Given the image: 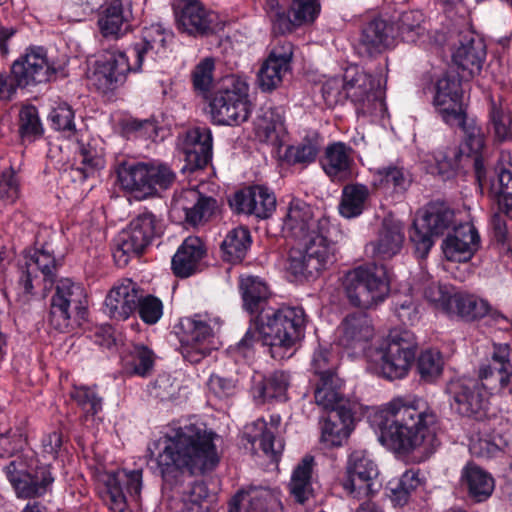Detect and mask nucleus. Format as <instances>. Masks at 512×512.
<instances>
[{
    "instance_id": "6e6552de",
    "label": "nucleus",
    "mask_w": 512,
    "mask_h": 512,
    "mask_svg": "<svg viewBox=\"0 0 512 512\" xmlns=\"http://www.w3.org/2000/svg\"><path fill=\"white\" fill-rule=\"evenodd\" d=\"M342 285L349 302L366 309L383 302L390 292L384 265L371 264L354 268L345 274Z\"/></svg>"
},
{
    "instance_id": "a19ab883",
    "label": "nucleus",
    "mask_w": 512,
    "mask_h": 512,
    "mask_svg": "<svg viewBox=\"0 0 512 512\" xmlns=\"http://www.w3.org/2000/svg\"><path fill=\"white\" fill-rule=\"evenodd\" d=\"M460 482L469 498L475 502L487 500L494 490L493 477L473 463H468L462 469Z\"/></svg>"
},
{
    "instance_id": "c03bdc74",
    "label": "nucleus",
    "mask_w": 512,
    "mask_h": 512,
    "mask_svg": "<svg viewBox=\"0 0 512 512\" xmlns=\"http://www.w3.org/2000/svg\"><path fill=\"white\" fill-rule=\"evenodd\" d=\"M351 148L344 143H334L326 148L322 167L325 173L333 179H343L350 171L352 158Z\"/></svg>"
},
{
    "instance_id": "4d7b16f0",
    "label": "nucleus",
    "mask_w": 512,
    "mask_h": 512,
    "mask_svg": "<svg viewBox=\"0 0 512 512\" xmlns=\"http://www.w3.org/2000/svg\"><path fill=\"white\" fill-rule=\"evenodd\" d=\"M420 483L418 470L410 469L404 472L400 478L390 480L387 488L393 500L402 505L408 501L411 492L414 491Z\"/></svg>"
},
{
    "instance_id": "c9c22d12",
    "label": "nucleus",
    "mask_w": 512,
    "mask_h": 512,
    "mask_svg": "<svg viewBox=\"0 0 512 512\" xmlns=\"http://www.w3.org/2000/svg\"><path fill=\"white\" fill-rule=\"evenodd\" d=\"M172 33L161 25H151L143 31L141 42L134 45L132 54L136 59V69H140L145 59L156 60L166 54Z\"/></svg>"
},
{
    "instance_id": "1a4fd4ad",
    "label": "nucleus",
    "mask_w": 512,
    "mask_h": 512,
    "mask_svg": "<svg viewBox=\"0 0 512 512\" xmlns=\"http://www.w3.org/2000/svg\"><path fill=\"white\" fill-rule=\"evenodd\" d=\"M117 178L121 187L137 199L154 195L157 188L167 189L175 180L169 166L155 162H123L118 165Z\"/></svg>"
},
{
    "instance_id": "6e6d98bb",
    "label": "nucleus",
    "mask_w": 512,
    "mask_h": 512,
    "mask_svg": "<svg viewBox=\"0 0 512 512\" xmlns=\"http://www.w3.org/2000/svg\"><path fill=\"white\" fill-rule=\"evenodd\" d=\"M283 122L280 108L263 107L254 121L255 132L260 139L267 140L273 133L283 128Z\"/></svg>"
},
{
    "instance_id": "ddd939ff",
    "label": "nucleus",
    "mask_w": 512,
    "mask_h": 512,
    "mask_svg": "<svg viewBox=\"0 0 512 512\" xmlns=\"http://www.w3.org/2000/svg\"><path fill=\"white\" fill-rule=\"evenodd\" d=\"M159 230L156 217L151 212L135 217L115 239L113 258L116 264L125 267L131 257L140 256Z\"/></svg>"
},
{
    "instance_id": "f03ea898",
    "label": "nucleus",
    "mask_w": 512,
    "mask_h": 512,
    "mask_svg": "<svg viewBox=\"0 0 512 512\" xmlns=\"http://www.w3.org/2000/svg\"><path fill=\"white\" fill-rule=\"evenodd\" d=\"M487 389L512 395V363L507 344L495 345L491 357L482 363L478 378L459 377L446 386L451 408L461 416L483 420L487 415Z\"/></svg>"
},
{
    "instance_id": "79ce46f5",
    "label": "nucleus",
    "mask_w": 512,
    "mask_h": 512,
    "mask_svg": "<svg viewBox=\"0 0 512 512\" xmlns=\"http://www.w3.org/2000/svg\"><path fill=\"white\" fill-rule=\"evenodd\" d=\"M397 36L406 43H417L428 37V27L424 14L419 10L405 11L395 23Z\"/></svg>"
},
{
    "instance_id": "680f3d73",
    "label": "nucleus",
    "mask_w": 512,
    "mask_h": 512,
    "mask_svg": "<svg viewBox=\"0 0 512 512\" xmlns=\"http://www.w3.org/2000/svg\"><path fill=\"white\" fill-rule=\"evenodd\" d=\"M443 359L437 350L423 351L417 360V370L422 380L426 382L435 381L442 373Z\"/></svg>"
},
{
    "instance_id": "ea45409f",
    "label": "nucleus",
    "mask_w": 512,
    "mask_h": 512,
    "mask_svg": "<svg viewBox=\"0 0 512 512\" xmlns=\"http://www.w3.org/2000/svg\"><path fill=\"white\" fill-rule=\"evenodd\" d=\"M130 19V5L113 0L100 16L98 25L104 37L117 39L130 30Z\"/></svg>"
},
{
    "instance_id": "c756f323",
    "label": "nucleus",
    "mask_w": 512,
    "mask_h": 512,
    "mask_svg": "<svg viewBox=\"0 0 512 512\" xmlns=\"http://www.w3.org/2000/svg\"><path fill=\"white\" fill-rule=\"evenodd\" d=\"M139 288L131 279L115 285L105 299V313L112 319L126 320L136 311Z\"/></svg>"
},
{
    "instance_id": "412c9836",
    "label": "nucleus",
    "mask_w": 512,
    "mask_h": 512,
    "mask_svg": "<svg viewBox=\"0 0 512 512\" xmlns=\"http://www.w3.org/2000/svg\"><path fill=\"white\" fill-rule=\"evenodd\" d=\"M217 208L213 197L204 196L194 188L184 189L173 197L170 215L196 226L206 222Z\"/></svg>"
},
{
    "instance_id": "39448f33",
    "label": "nucleus",
    "mask_w": 512,
    "mask_h": 512,
    "mask_svg": "<svg viewBox=\"0 0 512 512\" xmlns=\"http://www.w3.org/2000/svg\"><path fill=\"white\" fill-rule=\"evenodd\" d=\"M262 345L269 347L272 358L281 360L303 337L306 315L302 307L283 306L262 309Z\"/></svg>"
},
{
    "instance_id": "e2e57ef3",
    "label": "nucleus",
    "mask_w": 512,
    "mask_h": 512,
    "mask_svg": "<svg viewBox=\"0 0 512 512\" xmlns=\"http://www.w3.org/2000/svg\"><path fill=\"white\" fill-rule=\"evenodd\" d=\"M492 190L498 195L500 210L512 219V173L502 169L498 174L497 181L492 183Z\"/></svg>"
},
{
    "instance_id": "f8f14e48",
    "label": "nucleus",
    "mask_w": 512,
    "mask_h": 512,
    "mask_svg": "<svg viewBox=\"0 0 512 512\" xmlns=\"http://www.w3.org/2000/svg\"><path fill=\"white\" fill-rule=\"evenodd\" d=\"M159 230L156 217L151 212L135 217L115 239L113 258L116 264L125 267L131 257L140 256Z\"/></svg>"
},
{
    "instance_id": "a211bd4d",
    "label": "nucleus",
    "mask_w": 512,
    "mask_h": 512,
    "mask_svg": "<svg viewBox=\"0 0 512 512\" xmlns=\"http://www.w3.org/2000/svg\"><path fill=\"white\" fill-rule=\"evenodd\" d=\"M12 73L20 88L35 87L52 80L57 69L47 57L43 47H29L11 65Z\"/></svg>"
},
{
    "instance_id": "4c0bfd02",
    "label": "nucleus",
    "mask_w": 512,
    "mask_h": 512,
    "mask_svg": "<svg viewBox=\"0 0 512 512\" xmlns=\"http://www.w3.org/2000/svg\"><path fill=\"white\" fill-rule=\"evenodd\" d=\"M452 126L460 127L464 134V146L468 149L469 153H464V158L468 159L473 157V166L475 170V174L477 179L481 182L485 177V155L483 152L484 149V135L481 131V128L478 127L473 120L468 121L466 114L464 115V122H450L448 123Z\"/></svg>"
},
{
    "instance_id": "0e129e2a",
    "label": "nucleus",
    "mask_w": 512,
    "mask_h": 512,
    "mask_svg": "<svg viewBox=\"0 0 512 512\" xmlns=\"http://www.w3.org/2000/svg\"><path fill=\"white\" fill-rule=\"evenodd\" d=\"M19 131L24 139H36L43 134L38 110L32 105L23 107L19 113Z\"/></svg>"
},
{
    "instance_id": "393cba45",
    "label": "nucleus",
    "mask_w": 512,
    "mask_h": 512,
    "mask_svg": "<svg viewBox=\"0 0 512 512\" xmlns=\"http://www.w3.org/2000/svg\"><path fill=\"white\" fill-rule=\"evenodd\" d=\"M280 424L281 417L275 414L270 416L268 422L258 419L246 427L247 440L253 446L258 443L259 449L271 461H278L284 450V442L280 438Z\"/></svg>"
},
{
    "instance_id": "864d4df0",
    "label": "nucleus",
    "mask_w": 512,
    "mask_h": 512,
    "mask_svg": "<svg viewBox=\"0 0 512 512\" xmlns=\"http://www.w3.org/2000/svg\"><path fill=\"white\" fill-rule=\"evenodd\" d=\"M375 176L378 186L395 192H404L411 183L409 172L404 167L394 164L377 169Z\"/></svg>"
},
{
    "instance_id": "052dcab7",
    "label": "nucleus",
    "mask_w": 512,
    "mask_h": 512,
    "mask_svg": "<svg viewBox=\"0 0 512 512\" xmlns=\"http://www.w3.org/2000/svg\"><path fill=\"white\" fill-rule=\"evenodd\" d=\"M489 117L495 138L500 142L512 140L511 116L501 102L491 99Z\"/></svg>"
},
{
    "instance_id": "5701e85b",
    "label": "nucleus",
    "mask_w": 512,
    "mask_h": 512,
    "mask_svg": "<svg viewBox=\"0 0 512 512\" xmlns=\"http://www.w3.org/2000/svg\"><path fill=\"white\" fill-rule=\"evenodd\" d=\"M136 62L131 65L125 52L107 53L105 59L98 63L91 76V82L102 93H108L122 85L131 71H138Z\"/></svg>"
},
{
    "instance_id": "69168bd1",
    "label": "nucleus",
    "mask_w": 512,
    "mask_h": 512,
    "mask_svg": "<svg viewBox=\"0 0 512 512\" xmlns=\"http://www.w3.org/2000/svg\"><path fill=\"white\" fill-rule=\"evenodd\" d=\"M289 385V375L276 371L266 378L260 388V396L266 399L283 398Z\"/></svg>"
},
{
    "instance_id": "3c124183",
    "label": "nucleus",
    "mask_w": 512,
    "mask_h": 512,
    "mask_svg": "<svg viewBox=\"0 0 512 512\" xmlns=\"http://www.w3.org/2000/svg\"><path fill=\"white\" fill-rule=\"evenodd\" d=\"M463 159H465L464 149L461 146L451 145L438 149L434 153L433 173H437L443 180L449 179L460 168Z\"/></svg>"
},
{
    "instance_id": "8fccbe9b",
    "label": "nucleus",
    "mask_w": 512,
    "mask_h": 512,
    "mask_svg": "<svg viewBox=\"0 0 512 512\" xmlns=\"http://www.w3.org/2000/svg\"><path fill=\"white\" fill-rule=\"evenodd\" d=\"M370 191L363 184H350L343 188L342 199L339 206L340 214L345 218L359 216L365 209Z\"/></svg>"
},
{
    "instance_id": "9d476101",
    "label": "nucleus",
    "mask_w": 512,
    "mask_h": 512,
    "mask_svg": "<svg viewBox=\"0 0 512 512\" xmlns=\"http://www.w3.org/2000/svg\"><path fill=\"white\" fill-rule=\"evenodd\" d=\"M222 321L208 314L182 318L178 325L180 351L184 359L199 363L209 353L208 343L219 331Z\"/></svg>"
},
{
    "instance_id": "473e14b6",
    "label": "nucleus",
    "mask_w": 512,
    "mask_h": 512,
    "mask_svg": "<svg viewBox=\"0 0 512 512\" xmlns=\"http://www.w3.org/2000/svg\"><path fill=\"white\" fill-rule=\"evenodd\" d=\"M353 413L349 407H338L321 423L320 441L326 448L342 446L353 430Z\"/></svg>"
},
{
    "instance_id": "c85d7f7f",
    "label": "nucleus",
    "mask_w": 512,
    "mask_h": 512,
    "mask_svg": "<svg viewBox=\"0 0 512 512\" xmlns=\"http://www.w3.org/2000/svg\"><path fill=\"white\" fill-rule=\"evenodd\" d=\"M480 247V236L470 223L454 227L442 243L443 253L448 261L466 262Z\"/></svg>"
},
{
    "instance_id": "9b49d317",
    "label": "nucleus",
    "mask_w": 512,
    "mask_h": 512,
    "mask_svg": "<svg viewBox=\"0 0 512 512\" xmlns=\"http://www.w3.org/2000/svg\"><path fill=\"white\" fill-rule=\"evenodd\" d=\"M87 310V295L84 288L68 278L61 279L56 284V291L51 299L49 321L59 330L66 331L71 320H83Z\"/></svg>"
},
{
    "instance_id": "aec40b11",
    "label": "nucleus",
    "mask_w": 512,
    "mask_h": 512,
    "mask_svg": "<svg viewBox=\"0 0 512 512\" xmlns=\"http://www.w3.org/2000/svg\"><path fill=\"white\" fill-rule=\"evenodd\" d=\"M178 149L185 165L182 171L194 172L204 169L212 160L213 137L208 127H194L178 139Z\"/></svg>"
},
{
    "instance_id": "58836bf2",
    "label": "nucleus",
    "mask_w": 512,
    "mask_h": 512,
    "mask_svg": "<svg viewBox=\"0 0 512 512\" xmlns=\"http://www.w3.org/2000/svg\"><path fill=\"white\" fill-rule=\"evenodd\" d=\"M393 41L392 25L382 18H374L363 28L360 47L372 56L383 52Z\"/></svg>"
},
{
    "instance_id": "7ed1b4c3",
    "label": "nucleus",
    "mask_w": 512,
    "mask_h": 512,
    "mask_svg": "<svg viewBox=\"0 0 512 512\" xmlns=\"http://www.w3.org/2000/svg\"><path fill=\"white\" fill-rule=\"evenodd\" d=\"M435 424V413L417 398L393 400L381 411L378 422L383 442L399 451L422 448L425 453L439 445Z\"/></svg>"
},
{
    "instance_id": "2eb2a0df",
    "label": "nucleus",
    "mask_w": 512,
    "mask_h": 512,
    "mask_svg": "<svg viewBox=\"0 0 512 512\" xmlns=\"http://www.w3.org/2000/svg\"><path fill=\"white\" fill-rule=\"evenodd\" d=\"M454 220V212L444 203L433 202L426 206L410 229V240L416 253L425 257L434 245V237L442 235Z\"/></svg>"
},
{
    "instance_id": "5fc2aeb1",
    "label": "nucleus",
    "mask_w": 512,
    "mask_h": 512,
    "mask_svg": "<svg viewBox=\"0 0 512 512\" xmlns=\"http://www.w3.org/2000/svg\"><path fill=\"white\" fill-rule=\"evenodd\" d=\"M322 147V141L317 133L306 136L299 144L290 146L287 149L286 156L293 164L303 166L314 162Z\"/></svg>"
},
{
    "instance_id": "774afa93",
    "label": "nucleus",
    "mask_w": 512,
    "mask_h": 512,
    "mask_svg": "<svg viewBox=\"0 0 512 512\" xmlns=\"http://www.w3.org/2000/svg\"><path fill=\"white\" fill-rule=\"evenodd\" d=\"M207 385L209 391L220 399L232 397L239 390V380L236 376L212 374Z\"/></svg>"
},
{
    "instance_id": "4468645a",
    "label": "nucleus",
    "mask_w": 512,
    "mask_h": 512,
    "mask_svg": "<svg viewBox=\"0 0 512 512\" xmlns=\"http://www.w3.org/2000/svg\"><path fill=\"white\" fill-rule=\"evenodd\" d=\"M213 119L222 125H239L251 114L248 87L244 82L229 80L225 87L215 92L210 102Z\"/></svg>"
},
{
    "instance_id": "6ab92c4d",
    "label": "nucleus",
    "mask_w": 512,
    "mask_h": 512,
    "mask_svg": "<svg viewBox=\"0 0 512 512\" xmlns=\"http://www.w3.org/2000/svg\"><path fill=\"white\" fill-rule=\"evenodd\" d=\"M177 28L191 36H208L217 31L218 16L207 10L199 0H175Z\"/></svg>"
},
{
    "instance_id": "37998d69",
    "label": "nucleus",
    "mask_w": 512,
    "mask_h": 512,
    "mask_svg": "<svg viewBox=\"0 0 512 512\" xmlns=\"http://www.w3.org/2000/svg\"><path fill=\"white\" fill-rule=\"evenodd\" d=\"M490 306L484 299L475 295L454 292L447 314L457 315L466 320H475L488 314Z\"/></svg>"
},
{
    "instance_id": "bb28decb",
    "label": "nucleus",
    "mask_w": 512,
    "mask_h": 512,
    "mask_svg": "<svg viewBox=\"0 0 512 512\" xmlns=\"http://www.w3.org/2000/svg\"><path fill=\"white\" fill-rule=\"evenodd\" d=\"M434 105L439 108L443 120L464 122V111L461 105V82L456 75L445 74L438 79L435 86Z\"/></svg>"
},
{
    "instance_id": "cd10ccee",
    "label": "nucleus",
    "mask_w": 512,
    "mask_h": 512,
    "mask_svg": "<svg viewBox=\"0 0 512 512\" xmlns=\"http://www.w3.org/2000/svg\"><path fill=\"white\" fill-rule=\"evenodd\" d=\"M56 259L51 247L45 244L41 249H35L25 257V270L19 279V285L23 289L20 299L23 303L29 301L33 294V281L37 277L36 272L40 271L44 276V281H53L56 271Z\"/></svg>"
},
{
    "instance_id": "7c9ffc66",
    "label": "nucleus",
    "mask_w": 512,
    "mask_h": 512,
    "mask_svg": "<svg viewBox=\"0 0 512 512\" xmlns=\"http://www.w3.org/2000/svg\"><path fill=\"white\" fill-rule=\"evenodd\" d=\"M485 57L483 41L472 35L463 36L452 55L453 62L461 71L459 76L465 80L480 73Z\"/></svg>"
},
{
    "instance_id": "f257e3e1",
    "label": "nucleus",
    "mask_w": 512,
    "mask_h": 512,
    "mask_svg": "<svg viewBox=\"0 0 512 512\" xmlns=\"http://www.w3.org/2000/svg\"><path fill=\"white\" fill-rule=\"evenodd\" d=\"M219 436L199 420L170 427L148 447L150 458L165 482H177L185 474H204L213 470L220 457L215 440Z\"/></svg>"
},
{
    "instance_id": "13d9d810",
    "label": "nucleus",
    "mask_w": 512,
    "mask_h": 512,
    "mask_svg": "<svg viewBox=\"0 0 512 512\" xmlns=\"http://www.w3.org/2000/svg\"><path fill=\"white\" fill-rule=\"evenodd\" d=\"M268 16L272 24V32L274 34L285 35L292 33L300 25L295 21V17H291L292 12L280 6L277 0H269Z\"/></svg>"
},
{
    "instance_id": "f704fd0d",
    "label": "nucleus",
    "mask_w": 512,
    "mask_h": 512,
    "mask_svg": "<svg viewBox=\"0 0 512 512\" xmlns=\"http://www.w3.org/2000/svg\"><path fill=\"white\" fill-rule=\"evenodd\" d=\"M318 219H315L313 208L300 199H293L288 207L284 217L283 231L287 235L303 240L312 234V230H316Z\"/></svg>"
},
{
    "instance_id": "603ef678",
    "label": "nucleus",
    "mask_w": 512,
    "mask_h": 512,
    "mask_svg": "<svg viewBox=\"0 0 512 512\" xmlns=\"http://www.w3.org/2000/svg\"><path fill=\"white\" fill-rule=\"evenodd\" d=\"M154 352L145 345H133L125 358V368L128 373L141 377L149 376L154 368Z\"/></svg>"
},
{
    "instance_id": "20e7f679",
    "label": "nucleus",
    "mask_w": 512,
    "mask_h": 512,
    "mask_svg": "<svg viewBox=\"0 0 512 512\" xmlns=\"http://www.w3.org/2000/svg\"><path fill=\"white\" fill-rule=\"evenodd\" d=\"M315 225L316 230L303 239L304 249L290 253L289 269L296 276L316 277L335 261L339 229L325 216L319 217Z\"/></svg>"
},
{
    "instance_id": "423d86ee",
    "label": "nucleus",
    "mask_w": 512,
    "mask_h": 512,
    "mask_svg": "<svg viewBox=\"0 0 512 512\" xmlns=\"http://www.w3.org/2000/svg\"><path fill=\"white\" fill-rule=\"evenodd\" d=\"M416 349V338L411 331L394 328L378 347L369 350L370 368L387 379H400L408 373Z\"/></svg>"
},
{
    "instance_id": "4be33fe9",
    "label": "nucleus",
    "mask_w": 512,
    "mask_h": 512,
    "mask_svg": "<svg viewBox=\"0 0 512 512\" xmlns=\"http://www.w3.org/2000/svg\"><path fill=\"white\" fill-rule=\"evenodd\" d=\"M105 496L109 508L113 512H124L126 509V492L133 498H138L142 489V470H119L106 475L104 480Z\"/></svg>"
},
{
    "instance_id": "a878e982",
    "label": "nucleus",
    "mask_w": 512,
    "mask_h": 512,
    "mask_svg": "<svg viewBox=\"0 0 512 512\" xmlns=\"http://www.w3.org/2000/svg\"><path fill=\"white\" fill-rule=\"evenodd\" d=\"M512 440V428L507 422L483 423L471 439L470 451L478 457L490 458L503 451Z\"/></svg>"
},
{
    "instance_id": "a18cd8bd",
    "label": "nucleus",
    "mask_w": 512,
    "mask_h": 512,
    "mask_svg": "<svg viewBox=\"0 0 512 512\" xmlns=\"http://www.w3.org/2000/svg\"><path fill=\"white\" fill-rule=\"evenodd\" d=\"M251 243V234L246 227L241 226L230 230L220 245L223 260L230 263L241 262Z\"/></svg>"
},
{
    "instance_id": "e433bc0d",
    "label": "nucleus",
    "mask_w": 512,
    "mask_h": 512,
    "mask_svg": "<svg viewBox=\"0 0 512 512\" xmlns=\"http://www.w3.org/2000/svg\"><path fill=\"white\" fill-rule=\"evenodd\" d=\"M206 254L204 243L199 237L189 236L172 257L171 267L177 277L186 278L194 274Z\"/></svg>"
},
{
    "instance_id": "b1692460",
    "label": "nucleus",
    "mask_w": 512,
    "mask_h": 512,
    "mask_svg": "<svg viewBox=\"0 0 512 512\" xmlns=\"http://www.w3.org/2000/svg\"><path fill=\"white\" fill-rule=\"evenodd\" d=\"M405 240L404 225L392 217H385L376 238L365 247L368 257L377 260L391 259L398 254Z\"/></svg>"
},
{
    "instance_id": "2f4dec72",
    "label": "nucleus",
    "mask_w": 512,
    "mask_h": 512,
    "mask_svg": "<svg viewBox=\"0 0 512 512\" xmlns=\"http://www.w3.org/2000/svg\"><path fill=\"white\" fill-rule=\"evenodd\" d=\"M372 336V322L364 312L348 314L337 329V342L346 349L363 348Z\"/></svg>"
},
{
    "instance_id": "49530a36",
    "label": "nucleus",
    "mask_w": 512,
    "mask_h": 512,
    "mask_svg": "<svg viewBox=\"0 0 512 512\" xmlns=\"http://www.w3.org/2000/svg\"><path fill=\"white\" fill-rule=\"evenodd\" d=\"M239 288L242 294L244 308L251 314H259L262 309L269 308L266 307L268 288L259 277H241Z\"/></svg>"
},
{
    "instance_id": "f3484780",
    "label": "nucleus",
    "mask_w": 512,
    "mask_h": 512,
    "mask_svg": "<svg viewBox=\"0 0 512 512\" xmlns=\"http://www.w3.org/2000/svg\"><path fill=\"white\" fill-rule=\"evenodd\" d=\"M378 466L364 450L351 452L346 464L344 490L352 497L362 499L377 492Z\"/></svg>"
},
{
    "instance_id": "de8ad7c7",
    "label": "nucleus",
    "mask_w": 512,
    "mask_h": 512,
    "mask_svg": "<svg viewBox=\"0 0 512 512\" xmlns=\"http://www.w3.org/2000/svg\"><path fill=\"white\" fill-rule=\"evenodd\" d=\"M341 386L337 376L318 378L314 389L315 403L329 412L338 407H348L340 392Z\"/></svg>"
},
{
    "instance_id": "dca6fc26",
    "label": "nucleus",
    "mask_w": 512,
    "mask_h": 512,
    "mask_svg": "<svg viewBox=\"0 0 512 512\" xmlns=\"http://www.w3.org/2000/svg\"><path fill=\"white\" fill-rule=\"evenodd\" d=\"M4 470L17 496L21 498L42 496L54 482L49 465L33 466L20 457L10 461Z\"/></svg>"
},
{
    "instance_id": "0eeeda50",
    "label": "nucleus",
    "mask_w": 512,
    "mask_h": 512,
    "mask_svg": "<svg viewBox=\"0 0 512 512\" xmlns=\"http://www.w3.org/2000/svg\"><path fill=\"white\" fill-rule=\"evenodd\" d=\"M322 93L329 103L351 99L359 105L358 109L369 112L377 105H382L384 90L380 78L376 79L363 71H357L353 76L347 72L343 79L332 78L326 81L322 87Z\"/></svg>"
},
{
    "instance_id": "338daca9",
    "label": "nucleus",
    "mask_w": 512,
    "mask_h": 512,
    "mask_svg": "<svg viewBox=\"0 0 512 512\" xmlns=\"http://www.w3.org/2000/svg\"><path fill=\"white\" fill-rule=\"evenodd\" d=\"M71 398L82 408L86 414L96 415L102 410V398L89 387H74Z\"/></svg>"
},
{
    "instance_id": "72a5a7b5",
    "label": "nucleus",
    "mask_w": 512,
    "mask_h": 512,
    "mask_svg": "<svg viewBox=\"0 0 512 512\" xmlns=\"http://www.w3.org/2000/svg\"><path fill=\"white\" fill-rule=\"evenodd\" d=\"M229 512H283L276 494L268 488H252L237 493L229 504Z\"/></svg>"
},
{
    "instance_id": "bf43d9fd",
    "label": "nucleus",
    "mask_w": 512,
    "mask_h": 512,
    "mask_svg": "<svg viewBox=\"0 0 512 512\" xmlns=\"http://www.w3.org/2000/svg\"><path fill=\"white\" fill-rule=\"evenodd\" d=\"M291 68L267 58L258 71V84L262 91L271 92L282 83L284 75Z\"/></svg>"
},
{
    "instance_id": "09e8293b",
    "label": "nucleus",
    "mask_w": 512,
    "mask_h": 512,
    "mask_svg": "<svg viewBox=\"0 0 512 512\" xmlns=\"http://www.w3.org/2000/svg\"><path fill=\"white\" fill-rule=\"evenodd\" d=\"M314 457L306 455L295 467L289 484L290 493L300 503H305L313 494L311 483Z\"/></svg>"
}]
</instances>
